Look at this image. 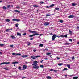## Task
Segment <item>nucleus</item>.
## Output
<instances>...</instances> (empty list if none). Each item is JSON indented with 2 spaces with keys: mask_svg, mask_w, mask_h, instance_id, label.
I'll return each instance as SVG.
<instances>
[{
  "mask_svg": "<svg viewBox=\"0 0 79 79\" xmlns=\"http://www.w3.org/2000/svg\"><path fill=\"white\" fill-rule=\"evenodd\" d=\"M33 7H36V8L39 7V6H38L37 5H33Z\"/></svg>",
  "mask_w": 79,
  "mask_h": 79,
  "instance_id": "23",
  "label": "nucleus"
},
{
  "mask_svg": "<svg viewBox=\"0 0 79 79\" xmlns=\"http://www.w3.org/2000/svg\"><path fill=\"white\" fill-rule=\"evenodd\" d=\"M18 24H18V23H17L16 24L15 26H16V27H18Z\"/></svg>",
  "mask_w": 79,
  "mask_h": 79,
  "instance_id": "37",
  "label": "nucleus"
},
{
  "mask_svg": "<svg viewBox=\"0 0 79 79\" xmlns=\"http://www.w3.org/2000/svg\"><path fill=\"white\" fill-rule=\"evenodd\" d=\"M68 18H74V16L73 15H70L68 17Z\"/></svg>",
  "mask_w": 79,
  "mask_h": 79,
  "instance_id": "7",
  "label": "nucleus"
},
{
  "mask_svg": "<svg viewBox=\"0 0 79 79\" xmlns=\"http://www.w3.org/2000/svg\"><path fill=\"white\" fill-rule=\"evenodd\" d=\"M59 22H60V23H63V20H60L59 21Z\"/></svg>",
  "mask_w": 79,
  "mask_h": 79,
  "instance_id": "34",
  "label": "nucleus"
},
{
  "mask_svg": "<svg viewBox=\"0 0 79 79\" xmlns=\"http://www.w3.org/2000/svg\"><path fill=\"white\" fill-rule=\"evenodd\" d=\"M49 24H50V23H49V22H45L44 24V25L45 26H48Z\"/></svg>",
  "mask_w": 79,
  "mask_h": 79,
  "instance_id": "10",
  "label": "nucleus"
},
{
  "mask_svg": "<svg viewBox=\"0 0 79 79\" xmlns=\"http://www.w3.org/2000/svg\"><path fill=\"white\" fill-rule=\"evenodd\" d=\"M50 71H53V69H51L50 70Z\"/></svg>",
  "mask_w": 79,
  "mask_h": 79,
  "instance_id": "56",
  "label": "nucleus"
},
{
  "mask_svg": "<svg viewBox=\"0 0 79 79\" xmlns=\"http://www.w3.org/2000/svg\"><path fill=\"white\" fill-rule=\"evenodd\" d=\"M54 71H55V72L56 73L57 72V71H56V70H54Z\"/></svg>",
  "mask_w": 79,
  "mask_h": 79,
  "instance_id": "61",
  "label": "nucleus"
},
{
  "mask_svg": "<svg viewBox=\"0 0 79 79\" xmlns=\"http://www.w3.org/2000/svg\"><path fill=\"white\" fill-rule=\"evenodd\" d=\"M17 34L18 36H19V37H21V33L17 32Z\"/></svg>",
  "mask_w": 79,
  "mask_h": 79,
  "instance_id": "9",
  "label": "nucleus"
},
{
  "mask_svg": "<svg viewBox=\"0 0 79 79\" xmlns=\"http://www.w3.org/2000/svg\"><path fill=\"white\" fill-rule=\"evenodd\" d=\"M22 35H23L24 36H25L26 35V33H24Z\"/></svg>",
  "mask_w": 79,
  "mask_h": 79,
  "instance_id": "44",
  "label": "nucleus"
},
{
  "mask_svg": "<svg viewBox=\"0 0 79 79\" xmlns=\"http://www.w3.org/2000/svg\"><path fill=\"white\" fill-rule=\"evenodd\" d=\"M69 33L70 35H72V31L71 30H69Z\"/></svg>",
  "mask_w": 79,
  "mask_h": 79,
  "instance_id": "14",
  "label": "nucleus"
},
{
  "mask_svg": "<svg viewBox=\"0 0 79 79\" xmlns=\"http://www.w3.org/2000/svg\"><path fill=\"white\" fill-rule=\"evenodd\" d=\"M13 21H19L20 20L19 19H12Z\"/></svg>",
  "mask_w": 79,
  "mask_h": 79,
  "instance_id": "5",
  "label": "nucleus"
},
{
  "mask_svg": "<svg viewBox=\"0 0 79 79\" xmlns=\"http://www.w3.org/2000/svg\"><path fill=\"white\" fill-rule=\"evenodd\" d=\"M33 36H34V34L33 35H31L29 36V37H33Z\"/></svg>",
  "mask_w": 79,
  "mask_h": 79,
  "instance_id": "27",
  "label": "nucleus"
},
{
  "mask_svg": "<svg viewBox=\"0 0 79 79\" xmlns=\"http://www.w3.org/2000/svg\"><path fill=\"white\" fill-rule=\"evenodd\" d=\"M11 37L12 39H16V37H15L14 36H11Z\"/></svg>",
  "mask_w": 79,
  "mask_h": 79,
  "instance_id": "19",
  "label": "nucleus"
},
{
  "mask_svg": "<svg viewBox=\"0 0 79 79\" xmlns=\"http://www.w3.org/2000/svg\"><path fill=\"white\" fill-rule=\"evenodd\" d=\"M59 8H56H56H55V10H59Z\"/></svg>",
  "mask_w": 79,
  "mask_h": 79,
  "instance_id": "39",
  "label": "nucleus"
},
{
  "mask_svg": "<svg viewBox=\"0 0 79 79\" xmlns=\"http://www.w3.org/2000/svg\"><path fill=\"white\" fill-rule=\"evenodd\" d=\"M58 65H59V66H61L62 65H63V63H59L58 64Z\"/></svg>",
  "mask_w": 79,
  "mask_h": 79,
  "instance_id": "21",
  "label": "nucleus"
},
{
  "mask_svg": "<svg viewBox=\"0 0 79 79\" xmlns=\"http://www.w3.org/2000/svg\"><path fill=\"white\" fill-rule=\"evenodd\" d=\"M16 63H18V62H14L12 63V64H16Z\"/></svg>",
  "mask_w": 79,
  "mask_h": 79,
  "instance_id": "30",
  "label": "nucleus"
},
{
  "mask_svg": "<svg viewBox=\"0 0 79 79\" xmlns=\"http://www.w3.org/2000/svg\"><path fill=\"white\" fill-rule=\"evenodd\" d=\"M56 37H57L58 38H60V36L56 35Z\"/></svg>",
  "mask_w": 79,
  "mask_h": 79,
  "instance_id": "57",
  "label": "nucleus"
},
{
  "mask_svg": "<svg viewBox=\"0 0 79 79\" xmlns=\"http://www.w3.org/2000/svg\"><path fill=\"white\" fill-rule=\"evenodd\" d=\"M7 8H10L11 7V5H7Z\"/></svg>",
  "mask_w": 79,
  "mask_h": 79,
  "instance_id": "26",
  "label": "nucleus"
},
{
  "mask_svg": "<svg viewBox=\"0 0 79 79\" xmlns=\"http://www.w3.org/2000/svg\"><path fill=\"white\" fill-rule=\"evenodd\" d=\"M46 16H51V15H48V14H47Z\"/></svg>",
  "mask_w": 79,
  "mask_h": 79,
  "instance_id": "48",
  "label": "nucleus"
},
{
  "mask_svg": "<svg viewBox=\"0 0 79 79\" xmlns=\"http://www.w3.org/2000/svg\"><path fill=\"white\" fill-rule=\"evenodd\" d=\"M46 78L48 79H51V77L50 76H48L46 77Z\"/></svg>",
  "mask_w": 79,
  "mask_h": 79,
  "instance_id": "29",
  "label": "nucleus"
},
{
  "mask_svg": "<svg viewBox=\"0 0 79 79\" xmlns=\"http://www.w3.org/2000/svg\"><path fill=\"white\" fill-rule=\"evenodd\" d=\"M31 58H32V59H34L35 60V58H38L39 57H40V56H31Z\"/></svg>",
  "mask_w": 79,
  "mask_h": 79,
  "instance_id": "1",
  "label": "nucleus"
},
{
  "mask_svg": "<svg viewBox=\"0 0 79 79\" xmlns=\"http://www.w3.org/2000/svg\"><path fill=\"white\" fill-rule=\"evenodd\" d=\"M16 8H17V9L19 8V7H16Z\"/></svg>",
  "mask_w": 79,
  "mask_h": 79,
  "instance_id": "62",
  "label": "nucleus"
},
{
  "mask_svg": "<svg viewBox=\"0 0 79 79\" xmlns=\"http://www.w3.org/2000/svg\"><path fill=\"white\" fill-rule=\"evenodd\" d=\"M33 52H36V51H37V50H35V49H34L33 50Z\"/></svg>",
  "mask_w": 79,
  "mask_h": 79,
  "instance_id": "53",
  "label": "nucleus"
},
{
  "mask_svg": "<svg viewBox=\"0 0 79 79\" xmlns=\"http://www.w3.org/2000/svg\"><path fill=\"white\" fill-rule=\"evenodd\" d=\"M78 77H73V78L74 79H78Z\"/></svg>",
  "mask_w": 79,
  "mask_h": 79,
  "instance_id": "22",
  "label": "nucleus"
},
{
  "mask_svg": "<svg viewBox=\"0 0 79 79\" xmlns=\"http://www.w3.org/2000/svg\"><path fill=\"white\" fill-rule=\"evenodd\" d=\"M74 76V75H69V77H71L72 76Z\"/></svg>",
  "mask_w": 79,
  "mask_h": 79,
  "instance_id": "51",
  "label": "nucleus"
},
{
  "mask_svg": "<svg viewBox=\"0 0 79 79\" xmlns=\"http://www.w3.org/2000/svg\"><path fill=\"white\" fill-rule=\"evenodd\" d=\"M47 55H51V53L48 52L46 53Z\"/></svg>",
  "mask_w": 79,
  "mask_h": 79,
  "instance_id": "35",
  "label": "nucleus"
},
{
  "mask_svg": "<svg viewBox=\"0 0 79 79\" xmlns=\"http://www.w3.org/2000/svg\"><path fill=\"white\" fill-rule=\"evenodd\" d=\"M34 66H33V68L35 69H38L39 68V66H37V65L35 64V65H32Z\"/></svg>",
  "mask_w": 79,
  "mask_h": 79,
  "instance_id": "3",
  "label": "nucleus"
},
{
  "mask_svg": "<svg viewBox=\"0 0 79 79\" xmlns=\"http://www.w3.org/2000/svg\"><path fill=\"white\" fill-rule=\"evenodd\" d=\"M45 50H47L48 51V49H47V48H46V49H44L43 50V51L44 52H45Z\"/></svg>",
  "mask_w": 79,
  "mask_h": 79,
  "instance_id": "45",
  "label": "nucleus"
},
{
  "mask_svg": "<svg viewBox=\"0 0 79 79\" xmlns=\"http://www.w3.org/2000/svg\"><path fill=\"white\" fill-rule=\"evenodd\" d=\"M50 35H53V33H50Z\"/></svg>",
  "mask_w": 79,
  "mask_h": 79,
  "instance_id": "63",
  "label": "nucleus"
},
{
  "mask_svg": "<svg viewBox=\"0 0 79 79\" xmlns=\"http://www.w3.org/2000/svg\"><path fill=\"white\" fill-rule=\"evenodd\" d=\"M55 6V4H52L50 6V7H53V6Z\"/></svg>",
  "mask_w": 79,
  "mask_h": 79,
  "instance_id": "32",
  "label": "nucleus"
},
{
  "mask_svg": "<svg viewBox=\"0 0 79 79\" xmlns=\"http://www.w3.org/2000/svg\"><path fill=\"white\" fill-rule=\"evenodd\" d=\"M3 10H6L7 9V8L5 6H4L3 7Z\"/></svg>",
  "mask_w": 79,
  "mask_h": 79,
  "instance_id": "24",
  "label": "nucleus"
},
{
  "mask_svg": "<svg viewBox=\"0 0 79 79\" xmlns=\"http://www.w3.org/2000/svg\"><path fill=\"white\" fill-rule=\"evenodd\" d=\"M28 56H27V55H24L23 56H21V57L23 58H26V57H27Z\"/></svg>",
  "mask_w": 79,
  "mask_h": 79,
  "instance_id": "12",
  "label": "nucleus"
},
{
  "mask_svg": "<svg viewBox=\"0 0 79 79\" xmlns=\"http://www.w3.org/2000/svg\"><path fill=\"white\" fill-rule=\"evenodd\" d=\"M18 69H19L20 71H21V70H24V69H22L21 70V67L20 66L19 67H18Z\"/></svg>",
  "mask_w": 79,
  "mask_h": 79,
  "instance_id": "17",
  "label": "nucleus"
},
{
  "mask_svg": "<svg viewBox=\"0 0 79 79\" xmlns=\"http://www.w3.org/2000/svg\"><path fill=\"white\" fill-rule=\"evenodd\" d=\"M71 44V43H65L64 44V45H70Z\"/></svg>",
  "mask_w": 79,
  "mask_h": 79,
  "instance_id": "25",
  "label": "nucleus"
},
{
  "mask_svg": "<svg viewBox=\"0 0 79 79\" xmlns=\"http://www.w3.org/2000/svg\"><path fill=\"white\" fill-rule=\"evenodd\" d=\"M66 70H68V69L66 68H64L63 70V71H66Z\"/></svg>",
  "mask_w": 79,
  "mask_h": 79,
  "instance_id": "33",
  "label": "nucleus"
},
{
  "mask_svg": "<svg viewBox=\"0 0 79 79\" xmlns=\"http://www.w3.org/2000/svg\"><path fill=\"white\" fill-rule=\"evenodd\" d=\"M5 21L6 22H10V20L9 19H6L5 20Z\"/></svg>",
  "mask_w": 79,
  "mask_h": 79,
  "instance_id": "18",
  "label": "nucleus"
},
{
  "mask_svg": "<svg viewBox=\"0 0 79 79\" xmlns=\"http://www.w3.org/2000/svg\"><path fill=\"white\" fill-rule=\"evenodd\" d=\"M10 62H4L2 63H1L0 64V65H2V64H10Z\"/></svg>",
  "mask_w": 79,
  "mask_h": 79,
  "instance_id": "4",
  "label": "nucleus"
},
{
  "mask_svg": "<svg viewBox=\"0 0 79 79\" xmlns=\"http://www.w3.org/2000/svg\"><path fill=\"white\" fill-rule=\"evenodd\" d=\"M40 3L41 4H44V2L41 1L40 2Z\"/></svg>",
  "mask_w": 79,
  "mask_h": 79,
  "instance_id": "46",
  "label": "nucleus"
},
{
  "mask_svg": "<svg viewBox=\"0 0 79 79\" xmlns=\"http://www.w3.org/2000/svg\"><path fill=\"white\" fill-rule=\"evenodd\" d=\"M29 40H33V38H30Z\"/></svg>",
  "mask_w": 79,
  "mask_h": 79,
  "instance_id": "50",
  "label": "nucleus"
},
{
  "mask_svg": "<svg viewBox=\"0 0 79 79\" xmlns=\"http://www.w3.org/2000/svg\"><path fill=\"white\" fill-rule=\"evenodd\" d=\"M75 58H74V56H73L72 57V60H74V59H75Z\"/></svg>",
  "mask_w": 79,
  "mask_h": 79,
  "instance_id": "55",
  "label": "nucleus"
},
{
  "mask_svg": "<svg viewBox=\"0 0 79 79\" xmlns=\"http://www.w3.org/2000/svg\"><path fill=\"white\" fill-rule=\"evenodd\" d=\"M4 46V44H0V47H3Z\"/></svg>",
  "mask_w": 79,
  "mask_h": 79,
  "instance_id": "36",
  "label": "nucleus"
},
{
  "mask_svg": "<svg viewBox=\"0 0 79 79\" xmlns=\"http://www.w3.org/2000/svg\"><path fill=\"white\" fill-rule=\"evenodd\" d=\"M38 63V62L37 61H35L33 62V63L32 64V65H35Z\"/></svg>",
  "mask_w": 79,
  "mask_h": 79,
  "instance_id": "8",
  "label": "nucleus"
},
{
  "mask_svg": "<svg viewBox=\"0 0 79 79\" xmlns=\"http://www.w3.org/2000/svg\"><path fill=\"white\" fill-rule=\"evenodd\" d=\"M31 43H30L29 42H27V45L28 46H29V45H31Z\"/></svg>",
  "mask_w": 79,
  "mask_h": 79,
  "instance_id": "20",
  "label": "nucleus"
},
{
  "mask_svg": "<svg viewBox=\"0 0 79 79\" xmlns=\"http://www.w3.org/2000/svg\"><path fill=\"white\" fill-rule=\"evenodd\" d=\"M11 6V7H12V8H13V5H12Z\"/></svg>",
  "mask_w": 79,
  "mask_h": 79,
  "instance_id": "64",
  "label": "nucleus"
},
{
  "mask_svg": "<svg viewBox=\"0 0 79 79\" xmlns=\"http://www.w3.org/2000/svg\"><path fill=\"white\" fill-rule=\"evenodd\" d=\"M67 66L68 68H71V65L70 64L67 65Z\"/></svg>",
  "mask_w": 79,
  "mask_h": 79,
  "instance_id": "31",
  "label": "nucleus"
},
{
  "mask_svg": "<svg viewBox=\"0 0 79 79\" xmlns=\"http://www.w3.org/2000/svg\"><path fill=\"white\" fill-rule=\"evenodd\" d=\"M72 6H76V3H72Z\"/></svg>",
  "mask_w": 79,
  "mask_h": 79,
  "instance_id": "38",
  "label": "nucleus"
},
{
  "mask_svg": "<svg viewBox=\"0 0 79 79\" xmlns=\"http://www.w3.org/2000/svg\"><path fill=\"white\" fill-rule=\"evenodd\" d=\"M56 35H55V34H53V36L52 37V41H53V40H55V38H56Z\"/></svg>",
  "mask_w": 79,
  "mask_h": 79,
  "instance_id": "2",
  "label": "nucleus"
},
{
  "mask_svg": "<svg viewBox=\"0 0 79 79\" xmlns=\"http://www.w3.org/2000/svg\"><path fill=\"white\" fill-rule=\"evenodd\" d=\"M16 55H19V56H20V55H21V54H20V53H17V54H16Z\"/></svg>",
  "mask_w": 79,
  "mask_h": 79,
  "instance_id": "40",
  "label": "nucleus"
},
{
  "mask_svg": "<svg viewBox=\"0 0 79 79\" xmlns=\"http://www.w3.org/2000/svg\"><path fill=\"white\" fill-rule=\"evenodd\" d=\"M40 68H44V65H40Z\"/></svg>",
  "mask_w": 79,
  "mask_h": 79,
  "instance_id": "43",
  "label": "nucleus"
},
{
  "mask_svg": "<svg viewBox=\"0 0 79 79\" xmlns=\"http://www.w3.org/2000/svg\"><path fill=\"white\" fill-rule=\"evenodd\" d=\"M10 31V29H7L6 30V32H9Z\"/></svg>",
  "mask_w": 79,
  "mask_h": 79,
  "instance_id": "41",
  "label": "nucleus"
},
{
  "mask_svg": "<svg viewBox=\"0 0 79 79\" xmlns=\"http://www.w3.org/2000/svg\"><path fill=\"white\" fill-rule=\"evenodd\" d=\"M77 28L78 29H79V26H77Z\"/></svg>",
  "mask_w": 79,
  "mask_h": 79,
  "instance_id": "58",
  "label": "nucleus"
},
{
  "mask_svg": "<svg viewBox=\"0 0 79 79\" xmlns=\"http://www.w3.org/2000/svg\"><path fill=\"white\" fill-rule=\"evenodd\" d=\"M40 36H42V35H43V34H39Z\"/></svg>",
  "mask_w": 79,
  "mask_h": 79,
  "instance_id": "59",
  "label": "nucleus"
},
{
  "mask_svg": "<svg viewBox=\"0 0 79 79\" xmlns=\"http://www.w3.org/2000/svg\"><path fill=\"white\" fill-rule=\"evenodd\" d=\"M60 37H62V38H63V37H64V36H63V35H60Z\"/></svg>",
  "mask_w": 79,
  "mask_h": 79,
  "instance_id": "54",
  "label": "nucleus"
},
{
  "mask_svg": "<svg viewBox=\"0 0 79 79\" xmlns=\"http://www.w3.org/2000/svg\"><path fill=\"white\" fill-rule=\"evenodd\" d=\"M43 46H44V45H43V44H40L39 45V47H43Z\"/></svg>",
  "mask_w": 79,
  "mask_h": 79,
  "instance_id": "16",
  "label": "nucleus"
},
{
  "mask_svg": "<svg viewBox=\"0 0 79 79\" xmlns=\"http://www.w3.org/2000/svg\"><path fill=\"white\" fill-rule=\"evenodd\" d=\"M10 47H12V48H13V45H10Z\"/></svg>",
  "mask_w": 79,
  "mask_h": 79,
  "instance_id": "52",
  "label": "nucleus"
},
{
  "mask_svg": "<svg viewBox=\"0 0 79 79\" xmlns=\"http://www.w3.org/2000/svg\"><path fill=\"white\" fill-rule=\"evenodd\" d=\"M67 35H68L67 34H66L65 35H64V37H66V38H67L68 37L67 36Z\"/></svg>",
  "mask_w": 79,
  "mask_h": 79,
  "instance_id": "42",
  "label": "nucleus"
},
{
  "mask_svg": "<svg viewBox=\"0 0 79 79\" xmlns=\"http://www.w3.org/2000/svg\"><path fill=\"white\" fill-rule=\"evenodd\" d=\"M14 11L15 12V13H20V11H19L18 10H15Z\"/></svg>",
  "mask_w": 79,
  "mask_h": 79,
  "instance_id": "11",
  "label": "nucleus"
},
{
  "mask_svg": "<svg viewBox=\"0 0 79 79\" xmlns=\"http://www.w3.org/2000/svg\"><path fill=\"white\" fill-rule=\"evenodd\" d=\"M29 32H30L31 33H37V32L35 31H32L31 30H29Z\"/></svg>",
  "mask_w": 79,
  "mask_h": 79,
  "instance_id": "6",
  "label": "nucleus"
},
{
  "mask_svg": "<svg viewBox=\"0 0 79 79\" xmlns=\"http://www.w3.org/2000/svg\"><path fill=\"white\" fill-rule=\"evenodd\" d=\"M4 69H5V70H6V71H8V70H9V69L7 68H4Z\"/></svg>",
  "mask_w": 79,
  "mask_h": 79,
  "instance_id": "28",
  "label": "nucleus"
},
{
  "mask_svg": "<svg viewBox=\"0 0 79 79\" xmlns=\"http://www.w3.org/2000/svg\"><path fill=\"white\" fill-rule=\"evenodd\" d=\"M25 78H26L25 77H22V79H25Z\"/></svg>",
  "mask_w": 79,
  "mask_h": 79,
  "instance_id": "60",
  "label": "nucleus"
},
{
  "mask_svg": "<svg viewBox=\"0 0 79 79\" xmlns=\"http://www.w3.org/2000/svg\"><path fill=\"white\" fill-rule=\"evenodd\" d=\"M69 41H70V42H72V39H69Z\"/></svg>",
  "mask_w": 79,
  "mask_h": 79,
  "instance_id": "47",
  "label": "nucleus"
},
{
  "mask_svg": "<svg viewBox=\"0 0 79 79\" xmlns=\"http://www.w3.org/2000/svg\"><path fill=\"white\" fill-rule=\"evenodd\" d=\"M23 68L24 69H26L27 68L26 65H24L23 66Z\"/></svg>",
  "mask_w": 79,
  "mask_h": 79,
  "instance_id": "13",
  "label": "nucleus"
},
{
  "mask_svg": "<svg viewBox=\"0 0 79 79\" xmlns=\"http://www.w3.org/2000/svg\"><path fill=\"white\" fill-rule=\"evenodd\" d=\"M16 53H12V55H16Z\"/></svg>",
  "mask_w": 79,
  "mask_h": 79,
  "instance_id": "49",
  "label": "nucleus"
},
{
  "mask_svg": "<svg viewBox=\"0 0 79 79\" xmlns=\"http://www.w3.org/2000/svg\"><path fill=\"white\" fill-rule=\"evenodd\" d=\"M35 33L34 34V36L35 35H39V34L37 33Z\"/></svg>",
  "mask_w": 79,
  "mask_h": 79,
  "instance_id": "15",
  "label": "nucleus"
}]
</instances>
